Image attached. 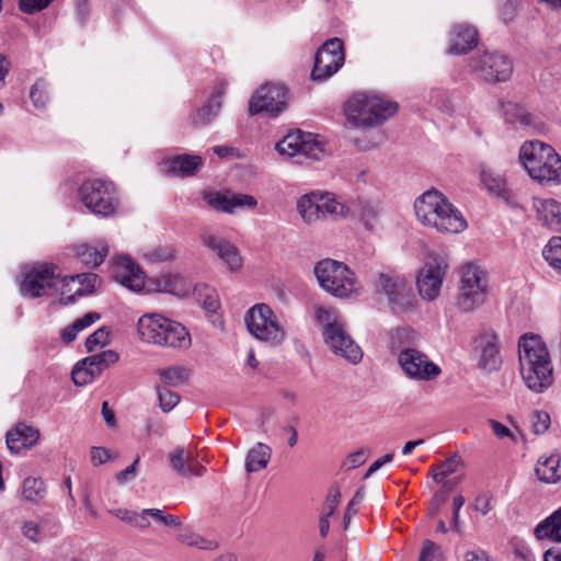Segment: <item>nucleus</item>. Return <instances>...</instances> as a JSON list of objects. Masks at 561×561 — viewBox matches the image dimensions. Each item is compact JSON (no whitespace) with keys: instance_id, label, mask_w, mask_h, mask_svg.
Masks as SVG:
<instances>
[{"instance_id":"1","label":"nucleus","mask_w":561,"mask_h":561,"mask_svg":"<svg viewBox=\"0 0 561 561\" xmlns=\"http://www.w3.org/2000/svg\"><path fill=\"white\" fill-rule=\"evenodd\" d=\"M522 378L528 389L541 393L553 383V366L546 344L538 335H524L518 342Z\"/></svg>"},{"instance_id":"2","label":"nucleus","mask_w":561,"mask_h":561,"mask_svg":"<svg viewBox=\"0 0 561 561\" xmlns=\"http://www.w3.org/2000/svg\"><path fill=\"white\" fill-rule=\"evenodd\" d=\"M419 221L444 233H459L467 228L462 214L439 191L424 192L414 202Z\"/></svg>"},{"instance_id":"3","label":"nucleus","mask_w":561,"mask_h":561,"mask_svg":"<svg viewBox=\"0 0 561 561\" xmlns=\"http://www.w3.org/2000/svg\"><path fill=\"white\" fill-rule=\"evenodd\" d=\"M519 160L529 176L539 183H561V157L551 146L540 140L525 142Z\"/></svg>"},{"instance_id":"4","label":"nucleus","mask_w":561,"mask_h":561,"mask_svg":"<svg viewBox=\"0 0 561 561\" xmlns=\"http://www.w3.org/2000/svg\"><path fill=\"white\" fill-rule=\"evenodd\" d=\"M314 321L322 325L324 342L333 354L343 357L351 364H358L362 360V348L346 332L342 319L334 309L318 307Z\"/></svg>"},{"instance_id":"5","label":"nucleus","mask_w":561,"mask_h":561,"mask_svg":"<svg viewBox=\"0 0 561 561\" xmlns=\"http://www.w3.org/2000/svg\"><path fill=\"white\" fill-rule=\"evenodd\" d=\"M138 333L144 342L171 348L186 350L191 335L181 323L159 314H145L138 320Z\"/></svg>"},{"instance_id":"6","label":"nucleus","mask_w":561,"mask_h":561,"mask_svg":"<svg viewBox=\"0 0 561 561\" xmlns=\"http://www.w3.org/2000/svg\"><path fill=\"white\" fill-rule=\"evenodd\" d=\"M297 210L305 224L312 225L325 219L346 218L350 206L332 192L312 191L298 198Z\"/></svg>"},{"instance_id":"7","label":"nucleus","mask_w":561,"mask_h":561,"mask_svg":"<svg viewBox=\"0 0 561 561\" xmlns=\"http://www.w3.org/2000/svg\"><path fill=\"white\" fill-rule=\"evenodd\" d=\"M319 285L337 298H347L357 294L360 286L354 273L342 262L324 259L313 268Z\"/></svg>"},{"instance_id":"8","label":"nucleus","mask_w":561,"mask_h":561,"mask_svg":"<svg viewBox=\"0 0 561 561\" xmlns=\"http://www.w3.org/2000/svg\"><path fill=\"white\" fill-rule=\"evenodd\" d=\"M82 204L94 215L108 217L117 211L119 199L115 185L103 180H87L79 188Z\"/></svg>"},{"instance_id":"9","label":"nucleus","mask_w":561,"mask_h":561,"mask_svg":"<svg viewBox=\"0 0 561 561\" xmlns=\"http://www.w3.org/2000/svg\"><path fill=\"white\" fill-rule=\"evenodd\" d=\"M488 293L485 272L476 264H467L461 270L458 307L466 312L473 311L484 304Z\"/></svg>"},{"instance_id":"10","label":"nucleus","mask_w":561,"mask_h":561,"mask_svg":"<svg viewBox=\"0 0 561 561\" xmlns=\"http://www.w3.org/2000/svg\"><path fill=\"white\" fill-rule=\"evenodd\" d=\"M244 322L251 335L255 339L279 344L285 337V331L279 325L270 306L259 304L253 306L244 317Z\"/></svg>"},{"instance_id":"11","label":"nucleus","mask_w":561,"mask_h":561,"mask_svg":"<svg viewBox=\"0 0 561 561\" xmlns=\"http://www.w3.org/2000/svg\"><path fill=\"white\" fill-rule=\"evenodd\" d=\"M448 268L445 256L430 254L416 276L419 294L426 300H434L440 291Z\"/></svg>"},{"instance_id":"12","label":"nucleus","mask_w":561,"mask_h":561,"mask_svg":"<svg viewBox=\"0 0 561 561\" xmlns=\"http://www.w3.org/2000/svg\"><path fill=\"white\" fill-rule=\"evenodd\" d=\"M398 364L404 375L416 381H431L436 379L442 369L430 357L413 347H404L398 353Z\"/></svg>"},{"instance_id":"13","label":"nucleus","mask_w":561,"mask_h":561,"mask_svg":"<svg viewBox=\"0 0 561 561\" xmlns=\"http://www.w3.org/2000/svg\"><path fill=\"white\" fill-rule=\"evenodd\" d=\"M343 42L333 37L328 39L314 55L311 79L321 82L332 77L344 64Z\"/></svg>"},{"instance_id":"14","label":"nucleus","mask_w":561,"mask_h":561,"mask_svg":"<svg viewBox=\"0 0 561 561\" xmlns=\"http://www.w3.org/2000/svg\"><path fill=\"white\" fill-rule=\"evenodd\" d=\"M275 149L282 156L297 157L298 163H304L308 159L320 160L323 156V149L313 136L301 130L285 136L276 144Z\"/></svg>"},{"instance_id":"15","label":"nucleus","mask_w":561,"mask_h":561,"mask_svg":"<svg viewBox=\"0 0 561 561\" xmlns=\"http://www.w3.org/2000/svg\"><path fill=\"white\" fill-rule=\"evenodd\" d=\"M288 101V90L278 83H270L257 89L249 101V113H270L272 116L285 111Z\"/></svg>"},{"instance_id":"16","label":"nucleus","mask_w":561,"mask_h":561,"mask_svg":"<svg viewBox=\"0 0 561 561\" xmlns=\"http://www.w3.org/2000/svg\"><path fill=\"white\" fill-rule=\"evenodd\" d=\"M473 71L484 81L495 83L507 81L513 73V64L500 53H484L472 59Z\"/></svg>"},{"instance_id":"17","label":"nucleus","mask_w":561,"mask_h":561,"mask_svg":"<svg viewBox=\"0 0 561 561\" xmlns=\"http://www.w3.org/2000/svg\"><path fill=\"white\" fill-rule=\"evenodd\" d=\"M57 266L41 264L32 266L20 284L21 294L28 298H37L53 289L56 284Z\"/></svg>"},{"instance_id":"18","label":"nucleus","mask_w":561,"mask_h":561,"mask_svg":"<svg viewBox=\"0 0 561 561\" xmlns=\"http://www.w3.org/2000/svg\"><path fill=\"white\" fill-rule=\"evenodd\" d=\"M376 288L388 298L389 304L400 310H405L412 306L413 295L411 289L405 286L402 279L387 273H380L376 283Z\"/></svg>"},{"instance_id":"19","label":"nucleus","mask_w":561,"mask_h":561,"mask_svg":"<svg viewBox=\"0 0 561 561\" xmlns=\"http://www.w3.org/2000/svg\"><path fill=\"white\" fill-rule=\"evenodd\" d=\"M112 277L124 287L140 291L145 286V274L130 257L118 256L112 264Z\"/></svg>"},{"instance_id":"20","label":"nucleus","mask_w":561,"mask_h":561,"mask_svg":"<svg viewBox=\"0 0 561 561\" xmlns=\"http://www.w3.org/2000/svg\"><path fill=\"white\" fill-rule=\"evenodd\" d=\"M206 203L216 210L234 214L238 209H253L257 205L254 196L240 193H207L204 196Z\"/></svg>"},{"instance_id":"21","label":"nucleus","mask_w":561,"mask_h":561,"mask_svg":"<svg viewBox=\"0 0 561 561\" xmlns=\"http://www.w3.org/2000/svg\"><path fill=\"white\" fill-rule=\"evenodd\" d=\"M476 347L480 350L479 366L485 371L496 370L501 364L497 335L491 329L481 332L476 341Z\"/></svg>"},{"instance_id":"22","label":"nucleus","mask_w":561,"mask_h":561,"mask_svg":"<svg viewBox=\"0 0 561 561\" xmlns=\"http://www.w3.org/2000/svg\"><path fill=\"white\" fill-rule=\"evenodd\" d=\"M201 238L203 244L214 251L230 271H238L242 266V259L233 244L209 232L202 233Z\"/></svg>"},{"instance_id":"23","label":"nucleus","mask_w":561,"mask_h":561,"mask_svg":"<svg viewBox=\"0 0 561 561\" xmlns=\"http://www.w3.org/2000/svg\"><path fill=\"white\" fill-rule=\"evenodd\" d=\"M168 458L171 469L180 477H201L206 471L205 467L196 461L192 451L183 447H176L169 454Z\"/></svg>"},{"instance_id":"24","label":"nucleus","mask_w":561,"mask_h":561,"mask_svg":"<svg viewBox=\"0 0 561 561\" xmlns=\"http://www.w3.org/2000/svg\"><path fill=\"white\" fill-rule=\"evenodd\" d=\"M478 31L467 23L454 25L450 32L449 54L461 55L473 49L478 44Z\"/></svg>"},{"instance_id":"25","label":"nucleus","mask_w":561,"mask_h":561,"mask_svg":"<svg viewBox=\"0 0 561 561\" xmlns=\"http://www.w3.org/2000/svg\"><path fill=\"white\" fill-rule=\"evenodd\" d=\"M371 95L364 93L354 94L345 104V115L348 121L357 126H371Z\"/></svg>"},{"instance_id":"26","label":"nucleus","mask_w":561,"mask_h":561,"mask_svg":"<svg viewBox=\"0 0 561 561\" xmlns=\"http://www.w3.org/2000/svg\"><path fill=\"white\" fill-rule=\"evenodd\" d=\"M39 434L33 427L19 424L7 434V447L12 454H19L23 449L31 448L38 439Z\"/></svg>"},{"instance_id":"27","label":"nucleus","mask_w":561,"mask_h":561,"mask_svg":"<svg viewBox=\"0 0 561 561\" xmlns=\"http://www.w3.org/2000/svg\"><path fill=\"white\" fill-rule=\"evenodd\" d=\"M169 174L187 178L194 175L203 165V159L198 154H179L167 160Z\"/></svg>"},{"instance_id":"28","label":"nucleus","mask_w":561,"mask_h":561,"mask_svg":"<svg viewBox=\"0 0 561 561\" xmlns=\"http://www.w3.org/2000/svg\"><path fill=\"white\" fill-rule=\"evenodd\" d=\"M538 219L547 227L561 230V203L556 199H534Z\"/></svg>"},{"instance_id":"29","label":"nucleus","mask_w":561,"mask_h":561,"mask_svg":"<svg viewBox=\"0 0 561 561\" xmlns=\"http://www.w3.org/2000/svg\"><path fill=\"white\" fill-rule=\"evenodd\" d=\"M535 473L543 483H557L561 480V456L552 454L539 457L535 467Z\"/></svg>"},{"instance_id":"30","label":"nucleus","mask_w":561,"mask_h":561,"mask_svg":"<svg viewBox=\"0 0 561 561\" xmlns=\"http://www.w3.org/2000/svg\"><path fill=\"white\" fill-rule=\"evenodd\" d=\"M224 93L225 87L220 85L216 93L209 99L208 103L202 106L194 115L191 116L192 124L195 127L206 126L213 121L221 107V99Z\"/></svg>"},{"instance_id":"31","label":"nucleus","mask_w":561,"mask_h":561,"mask_svg":"<svg viewBox=\"0 0 561 561\" xmlns=\"http://www.w3.org/2000/svg\"><path fill=\"white\" fill-rule=\"evenodd\" d=\"M154 289L160 293H168L175 296H185L188 293L186 280L179 274H164L151 279Z\"/></svg>"},{"instance_id":"32","label":"nucleus","mask_w":561,"mask_h":561,"mask_svg":"<svg viewBox=\"0 0 561 561\" xmlns=\"http://www.w3.org/2000/svg\"><path fill=\"white\" fill-rule=\"evenodd\" d=\"M118 360V354L112 350L85 357L79 364L88 371L93 373V378L99 377L104 369Z\"/></svg>"},{"instance_id":"33","label":"nucleus","mask_w":561,"mask_h":561,"mask_svg":"<svg viewBox=\"0 0 561 561\" xmlns=\"http://www.w3.org/2000/svg\"><path fill=\"white\" fill-rule=\"evenodd\" d=\"M371 126L382 124L398 112V104L382 99L379 95H371Z\"/></svg>"},{"instance_id":"34","label":"nucleus","mask_w":561,"mask_h":561,"mask_svg":"<svg viewBox=\"0 0 561 561\" xmlns=\"http://www.w3.org/2000/svg\"><path fill=\"white\" fill-rule=\"evenodd\" d=\"M271 455L272 450L267 445L257 443L253 448L249 450L247 455L245 470L249 473H252L266 468L271 459Z\"/></svg>"},{"instance_id":"35","label":"nucleus","mask_w":561,"mask_h":561,"mask_svg":"<svg viewBox=\"0 0 561 561\" xmlns=\"http://www.w3.org/2000/svg\"><path fill=\"white\" fill-rule=\"evenodd\" d=\"M178 249L173 244H158L142 252V257L149 263H167L176 259Z\"/></svg>"},{"instance_id":"36","label":"nucleus","mask_w":561,"mask_h":561,"mask_svg":"<svg viewBox=\"0 0 561 561\" xmlns=\"http://www.w3.org/2000/svg\"><path fill=\"white\" fill-rule=\"evenodd\" d=\"M56 280L54 293L59 296L60 304L65 306L73 304L76 301V297H79L78 294H75L77 283L73 276L61 277L57 272Z\"/></svg>"},{"instance_id":"37","label":"nucleus","mask_w":561,"mask_h":561,"mask_svg":"<svg viewBox=\"0 0 561 561\" xmlns=\"http://www.w3.org/2000/svg\"><path fill=\"white\" fill-rule=\"evenodd\" d=\"M158 375L165 386L176 387L188 380L191 370L185 366H170L159 369Z\"/></svg>"},{"instance_id":"38","label":"nucleus","mask_w":561,"mask_h":561,"mask_svg":"<svg viewBox=\"0 0 561 561\" xmlns=\"http://www.w3.org/2000/svg\"><path fill=\"white\" fill-rule=\"evenodd\" d=\"M100 319L98 312H88L82 318L77 319L71 325L65 328L61 332V339L65 343H70L76 340L79 332L92 325Z\"/></svg>"},{"instance_id":"39","label":"nucleus","mask_w":561,"mask_h":561,"mask_svg":"<svg viewBox=\"0 0 561 561\" xmlns=\"http://www.w3.org/2000/svg\"><path fill=\"white\" fill-rule=\"evenodd\" d=\"M107 254V248L102 245L101 248L82 244L78 250V256L80 261L87 266L96 267L103 263Z\"/></svg>"},{"instance_id":"40","label":"nucleus","mask_w":561,"mask_h":561,"mask_svg":"<svg viewBox=\"0 0 561 561\" xmlns=\"http://www.w3.org/2000/svg\"><path fill=\"white\" fill-rule=\"evenodd\" d=\"M178 540L186 546L195 547L202 550H215L218 548L217 541L207 539L188 529L182 530L178 535Z\"/></svg>"},{"instance_id":"41","label":"nucleus","mask_w":561,"mask_h":561,"mask_svg":"<svg viewBox=\"0 0 561 561\" xmlns=\"http://www.w3.org/2000/svg\"><path fill=\"white\" fill-rule=\"evenodd\" d=\"M46 494L45 483L39 478L28 477L23 481L22 495L26 501L37 502Z\"/></svg>"},{"instance_id":"42","label":"nucleus","mask_w":561,"mask_h":561,"mask_svg":"<svg viewBox=\"0 0 561 561\" xmlns=\"http://www.w3.org/2000/svg\"><path fill=\"white\" fill-rule=\"evenodd\" d=\"M482 181L489 192L502 197L506 202L510 201L511 191L507 188L506 182L502 176L494 175L492 173H484Z\"/></svg>"},{"instance_id":"43","label":"nucleus","mask_w":561,"mask_h":561,"mask_svg":"<svg viewBox=\"0 0 561 561\" xmlns=\"http://www.w3.org/2000/svg\"><path fill=\"white\" fill-rule=\"evenodd\" d=\"M461 465H462L461 459L457 455H455V456L448 458L447 460L440 462L436 467H434L433 479L437 483H440V482H443V480L446 477L457 472L458 469L461 467Z\"/></svg>"},{"instance_id":"44","label":"nucleus","mask_w":561,"mask_h":561,"mask_svg":"<svg viewBox=\"0 0 561 561\" xmlns=\"http://www.w3.org/2000/svg\"><path fill=\"white\" fill-rule=\"evenodd\" d=\"M545 260L556 270L561 271V237H553L542 251Z\"/></svg>"},{"instance_id":"45","label":"nucleus","mask_w":561,"mask_h":561,"mask_svg":"<svg viewBox=\"0 0 561 561\" xmlns=\"http://www.w3.org/2000/svg\"><path fill=\"white\" fill-rule=\"evenodd\" d=\"M548 529H553L554 533L561 529V506L536 526V538L539 540L546 538Z\"/></svg>"},{"instance_id":"46","label":"nucleus","mask_w":561,"mask_h":561,"mask_svg":"<svg viewBox=\"0 0 561 561\" xmlns=\"http://www.w3.org/2000/svg\"><path fill=\"white\" fill-rule=\"evenodd\" d=\"M72 276L77 283L75 294H78L79 297L91 294L99 280L98 275L94 273H82Z\"/></svg>"},{"instance_id":"47","label":"nucleus","mask_w":561,"mask_h":561,"mask_svg":"<svg viewBox=\"0 0 561 561\" xmlns=\"http://www.w3.org/2000/svg\"><path fill=\"white\" fill-rule=\"evenodd\" d=\"M443 559V550L440 546L430 539L422 542L419 561H440Z\"/></svg>"},{"instance_id":"48","label":"nucleus","mask_w":561,"mask_h":561,"mask_svg":"<svg viewBox=\"0 0 561 561\" xmlns=\"http://www.w3.org/2000/svg\"><path fill=\"white\" fill-rule=\"evenodd\" d=\"M503 113L506 119L511 123L519 122L522 124H527L528 118L525 110L518 105L517 103L506 102L502 103Z\"/></svg>"},{"instance_id":"49","label":"nucleus","mask_w":561,"mask_h":561,"mask_svg":"<svg viewBox=\"0 0 561 561\" xmlns=\"http://www.w3.org/2000/svg\"><path fill=\"white\" fill-rule=\"evenodd\" d=\"M117 516L131 525L133 527L137 528H148L150 526L149 519L146 517V514L144 511L141 513L133 512V511H118Z\"/></svg>"},{"instance_id":"50","label":"nucleus","mask_w":561,"mask_h":561,"mask_svg":"<svg viewBox=\"0 0 561 561\" xmlns=\"http://www.w3.org/2000/svg\"><path fill=\"white\" fill-rule=\"evenodd\" d=\"M530 424H531L533 432L536 435L546 433L551 424L549 413L546 411H541V410L534 411L530 415Z\"/></svg>"},{"instance_id":"51","label":"nucleus","mask_w":561,"mask_h":561,"mask_svg":"<svg viewBox=\"0 0 561 561\" xmlns=\"http://www.w3.org/2000/svg\"><path fill=\"white\" fill-rule=\"evenodd\" d=\"M160 408L163 412H170L180 401V396L168 388H156Z\"/></svg>"},{"instance_id":"52","label":"nucleus","mask_w":561,"mask_h":561,"mask_svg":"<svg viewBox=\"0 0 561 561\" xmlns=\"http://www.w3.org/2000/svg\"><path fill=\"white\" fill-rule=\"evenodd\" d=\"M30 98L36 107H45L48 102V94L46 90V83L44 80H37L31 91Z\"/></svg>"},{"instance_id":"53","label":"nucleus","mask_w":561,"mask_h":561,"mask_svg":"<svg viewBox=\"0 0 561 561\" xmlns=\"http://www.w3.org/2000/svg\"><path fill=\"white\" fill-rule=\"evenodd\" d=\"M110 342V332L105 328H100L90 334L85 341L88 352H93L96 346H104Z\"/></svg>"},{"instance_id":"54","label":"nucleus","mask_w":561,"mask_h":561,"mask_svg":"<svg viewBox=\"0 0 561 561\" xmlns=\"http://www.w3.org/2000/svg\"><path fill=\"white\" fill-rule=\"evenodd\" d=\"M54 0H19V9L26 14H34L47 8Z\"/></svg>"},{"instance_id":"55","label":"nucleus","mask_w":561,"mask_h":561,"mask_svg":"<svg viewBox=\"0 0 561 561\" xmlns=\"http://www.w3.org/2000/svg\"><path fill=\"white\" fill-rule=\"evenodd\" d=\"M71 378L77 386H85L94 380L93 373L88 371L87 368L82 367L79 363L73 367Z\"/></svg>"},{"instance_id":"56","label":"nucleus","mask_w":561,"mask_h":561,"mask_svg":"<svg viewBox=\"0 0 561 561\" xmlns=\"http://www.w3.org/2000/svg\"><path fill=\"white\" fill-rule=\"evenodd\" d=\"M341 492L336 485L330 488L329 493L325 499L324 504V514L327 516H331L335 513L337 505L340 504Z\"/></svg>"},{"instance_id":"57","label":"nucleus","mask_w":561,"mask_h":561,"mask_svg":"<svg viewBox=\"0 0 561 561\" xmlns=\"http://www.w3.org/2000/svg\"><path fill=\"white\" fill-rule=\"evenodd\" d=\"M203 308L209 313H216L220 307L218 295L214 289L206 287L205 297L202 302Z\"/></svg>"},{"instance_id":"58","label":"nucleus","mask_w":561,"mask_h":561,"mask_svg":"<svg viewBox=\"0 0 561 561\" xmlns=\"http://www.w3.org/2000/svg\"><path fill=\"white\" fill-rule=\"evenodd\" d=\"M139 463V456L133 461L130 466H128L126 469L117 472L115 474V479L117 483L125 484L128 481H131L135 479L137 473V466Z\"/></svg>"},{"instance_id":"59","label":"nucleus","mask_w":561,"mask_h":561,"mask_svg":"<svg viewBox=\"0 0 561 561\" xmlns=\"http://www.w3.org/2000/svg\"><path fill=\"white\" fill-rule=\"evenodd\" d=\"M492 496L489 494L478 495L472 504V508L481 515H486L491 511Z\"/></svg>"},{"instance_id":"60","label":"nucleus","mask_w":561,"mask_h":561,"mask_svg":"<svg viewBox=\"0 0 561 561\" xmlns=\"http://www.w3.org/2000/svg\"><path fill=\"white\" fill-rule=\"evenodd\" d=\"M24 537L33 542H39L42 540L41 529L34 522H25L22 527Z\"/></svg>"},{"instance_id":"61","label":"nucleus","mask_w":561,"mask_h":561,"mask_svg":"<svg viewBox=\"0 0 561 561\" xmlns=\"http://www.w3.org/2000/svg\"><path fill=\"white\" fill-rule=\"evenodd\" d=\"M488 423L492 427L493 434L497 438H500V439H503V438H512V439H514V434L512 433V431L507 426L502 424L501 422H499L496 420H493V419H490V420H488Z\"/></svg>"},{"instance_id":"62","label":"nucleus","mask_w":561,"mask_h":561,"mask_svg":"<svg viewBox=\"0 0 561 561\" xmlns=\"http://www.w3.org/2000/svg\"><path fill=\"white\" fill-rule=\"evenodd\" d=\"M379 209L376 205L366 203L362 207V219L366 227H370L371 222L377 218Z\"/></svg>"},{"instance_id":"63","label":"nucleus","mask_w":561,"mask_h":561,"mask_svg":"<svg viewBox=\"0 0 561 561\" xmlns=\"http://www.w3.org/2000/svg\"><path fill=\"white\" fill-rule=\"evenodd\" d=\"M110 458L108 450L103 447H93L91 449V461L94 466L103 465Z\"/></svg>"},{"instance_id":"64","label":"nucleus","mask_w":561,"mask_h":561,"mask_svg":"<svg viewBox=\"0 0 561 561\" xmlns=\"http://www.w3.org/2000/svg\"><path fill=\"white\" fill-rule=\"evenodd\" d=\"M465 561H493L484 550H469L465 553Z\"/></svg>"}]
</instances>
